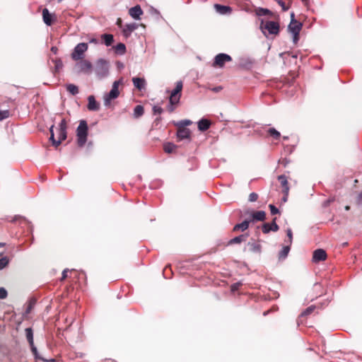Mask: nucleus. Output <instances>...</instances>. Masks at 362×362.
<instances>
[{
  "label": "nucleus",
  "instance_id": "obj_1",
  "mask_svg": "<svg viewBox=\"0 0 362 362\" xmlns=\"http://www.w3.org/2000/svg\"><path fill=\"white\" fill-rule=\"evenodd\" d=\"M54 125H52L49 132H50V138L49 139L52 142V145L55 147L59 146L62 141L65 140L66 139V129H67V123L65 119H62L61 122L59 123V135H58V140H56L54 139V134L53 131Z\"/></svg>",
  "mask_w": 362,
  "mask_h": 362
},
{
  "label": "nucleus",
  "instance_id": "obj_2",
  "mask_svg": "<svg viewBox=\"0 0 362 362\" xmlns=\"http://www.w3.org/2000/svg\"><path fill=\"white\" fill-rule=\"evenodd\" d=\"M183 88L182 81H180L176 82L175 88L171 91L169 102L170 105L168 107V110L170 112H173L175 110V105H177L180 102L181 95H182V90Z\"/></svg>",
  "mask_w": 362,
  "mask_h": 362
},
{
  "label": "nucleus",
  "instance_id": "obj_3",
  "mask_svg": "<svg viewBox=\"0 0 362 362\" xmlns=\"http://www.w3.org/2000/svg\"><path fill=\"white\" fill-rule=\"evenodd\" d=\"M88 124L86 121H80L79 125L76 129L77 144L78 146L82 147L87 141L88 136Z\"/></svg>",
  "mask_w": 362,
  "mask_h": 362
},
{
  "label": "nucleus",
  "instance_id": "obj_4",
  "mask_svg": "<svg viewBox=\"0 0 362 362\" xmlns=\"http://www.w3.org/2000/svg\"><path fill=\"white\" fill-rule=\"evenodd\" d=\"M122 83H123L122 78H121L118 81H115L113 83L111 90L104 98L105 105H108L112 100L115 99L119 96V86L122 85Z\"/></svg>",
  "mask_w": 362,
  "mask_h": 362
},
{
  "label": "nucleus",
  "instance_id": "obj_5",
  "mask_svg": "<svg viewBox=\"0 0 362 362\" xmlns=\"http://www.w3.org/2000/svg\"><path fill=\"white\" fill-rule=\"evenodd\" d=\"M260 28L265 34L264 30H267L271 35H278L279 33V24L274 21H264L262 20Z\"/></svg>",
  "mask_w": 362,
  "mask_h": 362
},
{
  "label": "nucleus",
  "instance_id": "obj_6",
  "mask_svg": "<svg viewBox=\"0 0 362 362\" xmlns=\"http://www.w3.org/2000/svg\"><path fill=\"white\" fill-rule=\"evenodd\" d=\"M95 72L99 78L106 77L109 73V63L104 59H99L96 63Z\"/></svg>",
  "mask_w": 362,
  "mask_h": 362
},
{
  "label": "nucleus",
  "instance_id": "obj_7",
  "mask_svg": "<svg viewBox=\"0 0 362 362\" xmlns=\"http://www.w3.org/2000/svg\"><path fill=\"white\" fill-rule=\"evenodd\" d=\"M288 30L293 34V41L296 44L299 40V33L302 28V23L292 18L288 25Z\"/></svg>",
  "mask_w": 362,
  "mask_h": 362
},
{
  "label": "nucleus",
  "instance_id": "obj_8",
  "mask_svg": "<svg viewBox=\"0 0 362 362\" xmlns=\"http://www.w3.org/2000/svg\"><path fill=\"white\" fill-rule=\"evenodd\" d=\"M88 49V45L84 42L78 44L71 54V58L78 61L83 59L84 52Z\"/></svg>",
  "mask_w": 362,
  "mask_h": 362
},
{
  "label": "nucleus",
  "instance_id": "obj_9",
  "mask_svg": "<svg viewBox=\"0 0 362 362\" xmlns=\"http://www.w3.org/2000/svg\"><path fill=\"white\" fill-rule=\"evenodd\" d=\"M230 61H232V58L230 55L221 53L215 57L214 61L213 62V66L222 68L223 67L226 62H229Z\"/></svg>",
  "mask_w": 362,
  "mask_h": 362
},
{
  "label": "nucleus",
  "instance_id": "obj_10",
  "mask_svg": "<svg viewBox=\"0 0 362 362\" xmlns=\"http://www.w3.org/2000/svg\"><path fill=\"white\" fill-rule=\"evenodd\" d=\"M277 179L280 182V185L282 188V192L284 194L282 200H283V202H287L289 189H290L287 177L286 175H281L278 176Z\"/></svg>",
  "mask_w": 362,
  "mask_h": 362
},
{
  "label": "nucleus",
  "instance_id": "obj_11",
  "mask_svg": "<svg viewBox=\"0 0 362 362\" xmlns=\"http://www.w3.org/2000/svg\"><path fill=\"white\" fill-rule=\"evenodd\" d=\"M43 22L47 25H52L57 21V16L54 13H49L47 8H43L42 11Z\"/></svg>",
  "mask_w": 362,
  "mask_h": 362
},
{
  "label": "nucleus",
  "instance_id": "obj_12",
  "mask_svg": "<svg viewBox=\"0 0 362 362\" xmlns=\"http://www.w3.org/2000/svg\"><path fill=\"white\" fill-rule=\"evenodd\" d=\"M76 66L80 72H83L87 74H90L92 71V64L86 59H80L76 64Z\"/></svg>",
  "mask_w": 362,
  "mask_h": 362
},
{
  "label": "nucleus",
  "instance_id": "obj_13",
  "mask_svg": "<svg viewBox=\"0 0 362 362\" xmlns=\"http://www.w3.org/2000/svg\"><path fill=\"white\" fill-rule=\"evenodd\" d=\"M25 335L27 340L30 346L31 351L33 354H34L35 358H38L37 356V348L34 345V341H33V332L32 328L28 327L25 329Z\"/></svg>",
  "mask_w": 362,
  "mask_h": 362
},
{
  "label": "nucleus",
  "instance_id": "obj_14",
  "mask_svg": "<svg viewBox=\"0 0 362 362\" xmlns=\"http://www.w3.org/2000/svg\"><path fill=\"white\" fill-rule=\"evenodd\" d=\"M327 257V253L323 249H317L313 253V262L315 263L325 261Z\"/></svg>",
  "mask_w": 362,
  "mask_h": 362
},
{
  "label": "nucleus",
  "instance_id": "obj_15",
  "mask_svg": "<svg viewBox=\"0 0 362 362\" xmlns=\"http://www.w3.org/2000/svg\"><path fill=\"white\" fill-rule=\"evenodd\" d=\"M190 134L189 129L186 128L184 125H178L177 136L179 141L189 139Z\"/></svg>",
  "mask_w": 362,
  "mask_h": 362
},
{
  "label": "nucleus",
  "instance_id": "obj_16",
  "mask_svg": "<svg viewBox=\"0 0 362 362\" xmlns=\"http://www.w3.org/2000/svg\"><path fill=\"white\" fill-rule=\"evenodd\" d=\"M129 14L134 19H140L141 16L143 14V11L139 5H136L131 8L129 11Z\"/></svg>",
  "mask_w": 362,
  "mask_h": 362
},
{
  "label": "nucleus",
  "instance_id": "obj_17",
  "mask_svg": "<svg viewBox=\"0 0 362 362\" xmlns=\"http://www.w3.org/2000/svg\"><path fill=\"white\" fill-rule=\"evenodd\" d=\"M251 221H263L266 218V213L264 211H252L250 214Z\"/></svg>",
  "mask_w": 362,
  "mask_h": 362
},
{
  "label": "nucleus",
  "instance_id": "obj_18",
  "mask_svg": "<svg viewBox=\"0 0 362 362\" xmlns=\"http://www.w3.org/2000/svg\"><path fill=\"white\" fill-rule=\"evenodd\" d=\"M88 109L90 111H97L100 109L99 103L95 100L93 95H90L88 98Z\"/></svg>",
  "mask_w": 362,
  "mask_h": 362
},
{
  "label": "nucleus",
  "instance_id": "obj_19",
  "mask_svg": "<svg viewBox=\"0 0 362 362\" xmlns=\"http://www.w3.org/2000/svg\"><path fill=\"white\" fill-rule=\"evenodd\" d=\"M248 236L249 235L247 233H245L237 237H235L234 238H232L228 241V245H230L234 244H240L243 242L246 241Z\"/></svg>",
  "mask_w": 362,
  "mask_h": 362
},
{
  "label": "nucleus",
  "instance_id": "obj_20",
  "mask_svg": "<svg viewBox=\"0 0 362 362\" xmlns=\"http://www.w3.org/2000/svg\"><path fill=\"white\" fill-rule=\"evenodd\" d=\"M251 222V220H245L243 222L240 223H238L236 224L234 227H233V230L234 232H237V231H239V230H241V231H245V230H247L249 227V224Z\"/></svg>",
  "mask_w": 362,
  "mask_h": 362
},
{
  "label": "nucleus",
  "instance_id": "obj_21",
  "mask_svg": "<svg viewBox=\"0 0 362 362\" xmlns=\"http://www.w3.org/2000/svg\"><path fill=\"white\" fill-rule=\"evenodd\" d=\"M134 86L139 90H142L145 88L146 81L144 78L134 77L132 78Z\"/></svg>",
  "mask_w": 362,
  "mask_h": 362
},
{
  "label": "nucleus",
  "instance_id": "obj_22",
  "mask_svg": "<svg viewBox=\"0 0 362 362\" xmlns=\"http://www.w3.org/2000/svg\"><path fill=\"white\" fill-rule=\"evenodd\" d=\"M138 28L137 24L133 23L130 24H127L123 28V34L124 36L128 37L132 32Z\"/></svg>",
  "mask_w": 362,
  "mask_h": 362
},
{
  "label": "nucleus",
  "instance_id": "obj_23",
  "mask_svg": "<svg viewBox=\"0 0 362 362\" xmlns=\"http://www.w3.org/2000/svg\"><path fill=\"white\" fill-rule=\"evenodd\" d=\"M214 7L216 8V11L221 14L230 13L231 11H232L231 8L228 6H223V5H221V4H215Z\"/></svg>",
  "mask_w": 362,
  "mask_h": 362
},
{
  "label": "nucleus",
  "instance_id": "obj_24",
  "mask_svg": "<svg viewBox=\"0 0 362 362\" xmlns=\"http://www.w3.org/2000/svg\"><path fill=\"white\" fill-rule=\"evenodd\" d=\"M248 249L252 252H260L262 246L259 243H257L255 241L249 242L247 243Z\"/></svg>",
  "mask_w": 362,
  "mask_h": 362
},
{
  "label": "nucleus",
  "instance_id": "obj_25",
  "mask_svg": "<svg viewBox=\"0 0 362 362\" xmlns=\"http://www.w3.org/2000/svg\"><path fill=\"white\" fill-rule=\"evenodd\" d=\"M211 123L206 119H202L198 122V128L200 131H206L210 127Z\"/></svg>",
  "mask_w": 362,
  "mask_h": 362
},
{
  "label": "nucleus",
  "instance_id": "obj_26",
  "mask_svg": "<svg viewBox=\"0 0 362 362\" xmlns=\"http://www.w3.org/2000/svg\"><path fill=\"white\" fill-rule=\"evenodd\" d=\"M52 62L54 63V66L52 72L54 74L59 72L63 67V63L60 59H52Z\"/></svg>",
  "mask_w": 362,
  "mask_h": 362
},
{
  "label": "nucleus",
  "instance_id": "obj_27",
  "mask_svg": "<svg viewBox=\"0 0 362 362\" xmlns=\"http://www.w3.org/2000/svg\"><path fill=\"white\" fill-rule=\"evenodd\" d=\"M101 38L104 40L106 46H110L114 42V37L111 34H103L101 35Z\"/></svg>",
  "mask_w": 362,
  "mask_h": 362
},
{
  "label": "nucleus",
  "instance_id": "obj_28",
  "mask_svg": "<svg viewBox=\"0 0 362 362\" xmlns=\"http://www.w3.org/2000/svg\"><path fill=\"white\" fill-rule=\"evenodd\" d=\"M177 146L173 143H166L163 146L164 151L167 153H171L175 151Z\"/></svg>",
  "mask_w": 362,
  "mask_h": 362
},
{
  "label": "nucleus",
  "instance_id": "obj_29",
  "mask_svg": "<svg viewBox=\"0 0 362 362\" xmlns=\"http://www.w3.org/2000/svg\"><path fill=\"white\" fill-rule=\"evenodd\" d=\"M290 245L283 247L282 250L279 253V259H285L289 251H290Z\"/></svg>",
  "mask_w": 362,
  "mask_h": 362
},
{
  "label": "nucleus",
  "instance_id": "obj_30",
  "mask_svg": "<svg viewBox=\"0 0 362 362\" xmlns=\"http://www.w3.org/2000/svg\"><path fill=\"white\" fill-rule=\"evenodd\" d=\"M115 52L119 54H124L126 52V46L124 43H119L116 46L113 47Z\"/></svg>",
  "mask_w": 362,
  "mask_h": 362
},
{
  "label": "nucleus",
  "instance_id": "obj_31",
  "mask_svg": "<svg viewBox=\"0 0 362 362\" xmlns=\"http://www.w3.org/2000/svg\"><path fill=\"white\" fill-rule=\"evenodd\" d=\"M66 88V90L73 95H75L78 93V86H76L74 84H72V83L67 84Z\"/></svg>",
  "mask_w": 362,
  "mask_h": 362
},
{
  "label": "nucleus",
  "instance_id": "obj_32",
  "mask_svg": "<svg viewBox=\"0 0 362 362\" xmlns=\"http://www.w3.org/2000/svg\"><path fill=\"white\" fill-rule=\"evenodd\" d=\"M256 14L259 16L272 15V13L270 10L264 8H257L256 9Z\"/></svg>",
  "mask_w": 362,
  "mask_h": 362
},
{
  "label": "nucleus",
  "instance_id": "obj_33",
  "mask_svg": "<svg viewBox=\"0 0 362 362\" xmlns=\"http://www.w3.org/2000/svg\"><path fill=\"white\" fill-rule=\"evenodd\" d=\"M267 133L269 136L273 137L274 139L278 140L281 137V134L274 128H269L267 131Z\"/></svg>",
  "mask_w": 362,
  "mask_h": 362
},
{
  "label": "nucleus",
  "instance_id": "obj_34",
  "mask_svg": "<svg viewBox=\"0 0 362 362\" xmlns=\"http://www.w3.org/2000/svg\"><path fill=\"white\" fill-rule=\"evenodd\" d=\"M144 109L142 105H136L134 110V115L135 117H139L144 115Z\"/></svg>",
  "mask_w": 362,
  "mask_h": 362
},
{
  "label": "nucleus",
  "instance_id": "obj_35",
  "mask_svg": "<svg viewBox=\"0 0 362 362\" xmlns=\"http://www.w3.org/2000/svg\"><path fill=\"white\" fill-rule=\"evenodd\" d=\"M316 307L315 305H310L309 306L308 308H307L300 315V318H303L304 317H306L309 315H310L311 313H313L314 312V310H315Z\"/></svg>",
  "mask_w": 362,
  "mask_h": 362
},
{
  "label": "nucleus",
  "instance_id": "obj_36",
  "mask_svg": "<svg viewBox=\"0 0 362 362\" xmlns=\"http://www.w3.org/2000/svg\"><path fill=\"white\" fill-rule=\"evenodd\" d=\"M262 230L264 233L267 234L272 231V224L269 223H265L262 226Z\"/></svg>",
  "mask_w": 362,
  "mask_h": 362
},
{
  "label": "nucleus",
  "instance_id": "obj_37",
  "mask_svg": "<svg viewBox=\"0 0 362 362\" xmlns=\"http://www.w3.org/2000/svg\"><path fill=\"white\" fill-rule=\"evenodd\" d=\"M10 116V112L8 110H0V121L5 119Z\"/></svg>",
  "mask_w": 362,
  "mask_h": 362
},
{
  "label": "nucleus",
  "instance_id": "obj_38",
  "mask_svg": "<svg viewBox=\"0 0 362 362\" xmlns=\"http://www.w3.org/2000/svg\"><path fill=\"white\" fill-rule=\"evenodd\" d=\"M8 259L6 257H4L0 259V269L6 267L8 264Z\"/></svg>",
  "mask_w": 362,
  "mask_h": 362
},
{
  "label": "nucleus",
  "instance_id": "obj_39",
  "mask_svg": "<svg viewBox=\"0 0 362 362\" xmlns=\"http://www.w3.org/2000/svg\"><path fill=\"white\" fill-rule=\"evenodd\" d=\"M276 217H274V218H273V220H272V223H271V224H272V231H273V232H276V231H278V230H279V226L276 224Z\"/></svg>",
  "mask_w": 362,
  "mask_h": 362
},
{
  "label": "nucleus",
  "instance_id": "obj_40",
  "mask_svg": "<svg viewBox=\"0 0 362 362\" xmlns=\"http://www.w3.org/2000/svg\"><path fill=\"white\" fill-rule=\"evenodd\" d=\"M279 163L283 167L286 168L288 165L290 163V160L287 158H281L279 160Z\"/></svg>",
  "mask_w": 362,
  "mask_h": 362
},
{
  "label": "nucleus",
  "instance_id": "obj_41",
  "mask_svg": "<svg viewBox=\"0 0 362 362\" xmlns=\"http://www.w3.org/2000/svg\"><path fill=\"white\" fill-rule=\"evenodd\" d=\"M258 194L255 192H252L249 195V201L251 202H256L258 199Z\"/></svg>",
  "mask_w": 362,
  "mask_h": 362
},
{
  "label": "nucleus",
  "instance_id": "obj_42",
  "mask_svg": "<svg viewBox=\"0 0 362 362\" xmlns=\"http://www.w3.org/2000/svg\"><path fill=\"white\" fill-rule=\"evenodd\" d=\"M286 234L288 238V243L291 245L292 243V240H293V233H292V230L291 228H288L286 230Z\"/></svg>",
  "mask_w": 362,
  "mask_h": 362
},
{
  "label": "nucleus",
  "instance_id": "obj_43",
  "mask_svg": "<svg viewBox=\"0 0 362 362\" xmlns=\"http://www.w3.org/2000/svg\"><path fill=\"white\" fill-rule=\"evenodd\" d=\"M356 204L362 206V191L356 197Z\"/></svg>",
  "mask_w": 362,
  "mask_h": 362
},
{
  "label": "nucleus",
  "instance_id": "obj_44",
  "mask_svg": "<svg viewBox=\"0 0 362 362\" xmlns=\"http://www.w3.org/2000/svg\"><path fill=\"white\" fill-rule=\"evenodd\" d=\"M269 207L270 209V211L272 215H275V214H277L279 213V209L275 206H274L272 204H269Z\"/></svg>",
  "mask_w": 362,
  "mask_h": 362
},
{
  "label": "nucleus",
  "instance_id": "obj_45",
  "mask_svg": "<svg viewBox=\"0 0 362 362\" xmlns=\"http://www.w3.org/2000/svg\"><path fill=\"white\" fill-rule=\"evenodd\" d=\"M153 111L155 115H160L163 112V109L160 107L154 106Z\"/></svg>",
  "mask_w": 362,
  "mask_h": 362
},
{
  "label": "nucleus",
  "instance_id": "obj_46",
  "mask_svg": "<svg viewBox=\"0 0 362 362\" xmlns=\"http://www.w3.org/2000/svg\"><path fill=\"white\" fill-rule=\"evenodd\" d=\"M7 296V291L4 288H0V298L4 299Z\"/></svg>",
  "mask_w": 362,
  "mask_h": 362
},
{
  "label": "nucleus",
  "instance_id": "obj_47",
  "mask_svg": "<svg viewBox=\"0 0 362 362\" xmlns=\"http://www.w3.org/2000/svg\"><path fill=\"white\" fill-rule=\"evenodd\" d=\"M242 285L240 283H235L231 285L230 288L232 291H235L238 290L239 287Z\"/></svg>",
  "mask_w": 362,
  "mask_h": 362
},
{
  "label": "nucleus",
  "instance_id": "obj_48",
  "mask_svg": "<svg viewBox=\"0 0 362 362\" xmlns=\"http://www.w3.org/2000/svg\"><path fill=\"white\" fill-rule=\"evenodd\" d=\"M69 271V270L68 269H66L63 271L61 281H64V279H66L68 277L67 273Z\"/></svg>",
  "mask_w": 362,
  "mask_h": 362
},
{
  "label": "nucleus",
  "instance_id": "obj_49",
  "mask_svg": "<svg viewBox=\"0 0 362 362\" xmlns=\"http://www.w3.org/2000/svg\"><path fill=\"white\" fill-rule=\"evenodd\" d=\"M279 4L282 7L284 11H286L288 9V6H286L285 3L282 1H279Z\"/></svg>",
  "mask_w": 362,
  "mask_h": 362
},
{
  "label": "nucleus",
  "instance_id": "obj_50",
  "mask_svg": "<svg viewBox=\"0 0 362 362\" xmlns=\"http://www.w3.org/2000/svg\"><path fill=\"white\" fill-rule=\"evenodd\" d=\"M191 124H192L191 121H189V120H185V121L182 122L180 124H179L178 125H184L185 127V126L189 125Z\"/></svg>",
  "mask_w": 362,
  "mask_h": 362
},
{
  "label": "nucleus",
  "instance_id": "obj_51",
  "mask_svg": "<svg viewBox=\"0 0 362 362\" xmlns=\"http://www.w3.org/2000/svg\"><path fill=\"white\" fill-rule=\"evenodd\" d=\"M117 25L119 27V28H122V21L121 18H117Z\"/></svg>",
  "mask_w": 362,
  "mask_h": 362
},
{
  "label": "nucleus",
  "instance_id": "obj_52",
  "mask_svg": "<svg viewBox=\"0 0 362 362\" xmlns=\"http://www.w3.org/2000/svg\"><path fill=\"white\" fill-rule=\"evenodd\" d=\"M52 52H53L54 53H57V48L55 47H52V49H51Z\"/></svg>",
  "mask_w": 362,
  "mask_h": 362
},
{
  "label": "nucleus",
  "instance_id": "obj_53",
  "mask_svg": "<svg viewBox=\"0 0 362 362\" xmlns=\"http://www.w3.org/2000/svg\"><path fill=\"white\" fill-rule=\"evenodd\" d=\"M221 89V87L219 86V87L214 88V91H218Z\"/></svg>",
  "mask_w": 362,
  "mask_h": 362
},
{
  "label": "nucleus",
  "instance_id": "obj_54",
  "mask_svg": "<svg viewBox=\"0 0 362 362\" xmlns=\"http://www.w3.org/2000/svg\"><path fill=\"white\" fill-rule=\"evenodd\" d=\"M302 2L305 4V5H307L308 4V0H301Z\"/></svg>",
  "mask_w": 362,
  "mask_h": 362
},
{
  "label": "nucleus",
  "instance_id": "obj_55",
  "mask_svg": "<svg viewBox=\"0 0 362 362\" xmlns=\"http://www.w3.org/2000/svg\"><path fill=\"white\" fill-rule=\"evenodd\" d=\"M344 209H345L346 211H349L350 209V206L347 205V206H345Z\"/></svg>",
  "mask_w": 362,
  "mask_h": 362
},
{
  "label": "nucleus",
  "instance_id": "obj_56",
  "mask_svg": "<svg viewBox=\"0 0 362 362\" xmlns=\"http://www.w3.org/2000/svg\"><path fill=\"white\" fill-rule=\"evenodd\" d=\"M168 267H169L168 266H166V267H165V269H164V270H163V272H164V273L166 272V270H167V269H168Z\"/></svg>",
  "mask_w": 362,
  "mask_h": 362
},
{
  "label": "nucleus",
  "instance_id": "obj_57",
  "mask_svg": "<svg viewBox=\"0 0 362 362\" xmlns=\"http://www.w3.org/2000/svg\"><path fill=\"white\" fill-rule=\"evenodd\" d=\"M269 313V311H266V312H264V315H267V313Z\"/></svg>",
  "mask_w": 362,
  "mask_h": 362
},
{
  "label": "nucleus",
  "instance_id": "obj_58",
  "mask_svg": "<svg viewBox=\"0 0 362 362\" xmlns=\"http://www.w3.org/2000/svg\"><path fill=\"white\" fill-rule=\"evenodd\" d=\"M70 272H74V273H76V272L75 270H71Z\"/></svg>",
  "mask_w": 362,
  "mask_h": 362
},
{
  "label": "nucleus",
  "instance_id": "obj_59",
  "mask_svg": "<svg viewBox=\"0 0 362 362\" xmlns=\"http://www.w3.org/2000/svg\"><path fill=\"white\" fill-rule=\"evenodd\" d=\"M2 245H4L3 243H0V247H2Z\"/></svg>",
  "mask_w": 362,
  "mask_h": 362
}]
</instances>
